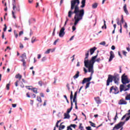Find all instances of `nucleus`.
Segmentation results:
<instances>
[{
	"label": "nucleus",
	"mask_w": 130,
	"mask_h": 130,
	"mask_svg": "<svg viewBox=\"0 0 130 130\" xmlns=\"http://www.w3.org/2000/svg\"><path fill=\"white\" fill-rule=\"evenodd\" d=\"M79 5H80V0H72L71 1V8L68 12V17L72 18V16L75 14L74 23L72 26L73 31H75L76 26L80 21L83 20V17L85 15V10L84 9L80 10Z\"/></svg>",
	"instance_id": "f257e3e1"
},
{
	"label": "nucleus",
	"mask_w": 130,
	"mask_h": 130,
	"mask_svg": "<svg viewBox=\"0 0 130 130\" xmlns=\"http://www.w3.org/2000/svg\"><path fill=\"white\" fill-rule=\"evenodd\" d=\"M96 57H91V59L89 61H85L84 62V67L88 69L89 73H91L90 76H93L94 74V63H95V58Z\"/></svg>",
	"instance_id": "f03ea898"
},
{
	"label": "nucleus",
	"mask_w": 130,
	"mask_h": 130,
	"mask_svg": "<svg viewBox=\"0 0 130 130\" xmlns=\"http://www.w3.org/2000/svg\"><path fill=\"white\" fill-rule=\"evenodd\" d=\"M113 81L114 83L116 84V85H118L119 77L117 76H113L111 75H109L108 79L107 80L106 86H109V85H110V83H112Z\"/></svg>",
	"instance_id": "7ed1b4c3"
},
{
	"label": "nucleus",
	"mask_w": 130,
	"mask_h": 130,
	"mask_svg": "<svg viewBox=\"0 0 130 130\" xmlns=\"http://www.w3.org/2000/svg\"><path fill=\"white\" fill-rule=\"evenodd\" d=\"M121 82L123 85H126V84H128L130 82V79H128L127 75H125V73L121 76Z\"/></svg>",
	"instance_id": "20e7f679"
},
{
	"label": "nucleus",
	"mask_w": 130,
	"mask_h": 130,
	"mask_svg": "<svg viewBox=\"0 0 130 130\" xmlns=\"http://www.w3.org/2000/svg\"><path fill=\"white\" fill-rule=\"evenodd\" d=\"M112 91H114V94H118V93H119V91H118V88L117 87H114V86H112L110 89V93H111Z\"/></svg>",
	"instance_id": "39448f33"
},
{
	"label": "nucleus",
	"mask_w": 130,
	"mask_h": 130,
	"mask_svg": "<svg viewBox=\"0 0 130 130\" xmlns=\"http://www.w3.org/2000/svg\"><path fill=\"white\" fill-rule=\"evenodd\" d=\"M64 30H66V28H64V26L62 27L59 32V36L61 38H62L63 36L66 35V32H64Z\"/></svg>",
	"instance_id": "423d86ee"
},
{
	"label": "nucleus",
	"mask_w": 130,
	"mask_h": 130,
	"mask_svg": "<svg viewBox=\"0 0 130 130\" xmlns=\"http://www.w3.org/2000/svg\"><path fill=\"white\" fill-rule=\"evenodd\" d=\"M91 80H92V76L90 75V77L88 78H85L83 79V81H82V84H85V83L86 82H90V81H91Z\"/></svg>",
	"instance_id": "0eeeda50"
},
{
	"label": "nucleus",
	"mask_w": 130,
	"mask_h": 130,
	"mask_svg": "<svg viewBox=\"0 0 130 130\" xmlns=\"http://www.w3.org/2000/svg\"><path fill=\"white\" fill-rule=\"evenodd\" d=\"M97 56H98V54H97L95 56L92 57H95L94 58V62H96H96H100L101 60H103V59H104L103 57H101V58H98V59H96V58H97Z\"/></svg>",
	"instance_id": "6e6552de"
},
{
	"label": "nucleus",
	"mask_w": 130,
	"mask_h": 130,
	"mask_svg": "<svg viewBox=\"0 0 130 130\" xmlns=\"http://www.w3.org/2000/svg\"><path fill=\"white\" fill-rule=\"evenodd\" d=\"M119 105H126L127 104V102L125 101L123 99H121L118 102Z\"/></svg>",
	"instance_id": "1a4fd4ad"
},
{
	"label": "nucleus",
	"mask_w": 130,
	"mask_h": 130,
	"mask_svg": "<svg viewBox=\"0 0 130 130\" xmlns=\"http://www.w3.org/2000/svg\"><path fill=\"white\" fill-rule=\"evenodd\" d=\"M110 58L109 59V62H110V61H111L112 60V59H113V58H114V57H115L114 53H113V51H111L110 52Z\"/></svg>",
	"instance_id": "9d476101"
},
{
	"label": "nucleus",
	"mask_w": 130,
	"mask_h": 130,
	"mask_svg": "<svg viewBox=\"0 0 130 130\" xmlns=\"http://www.w3.org/2000/svg\"><path fill=\"white\" fill-rule=\"evenodd\" d=\"M78 94V91H76L74 93V98H73V102L75 103V106H77V105L78 103H77V95Z\"/></svg>",
	"instance_id": "9b49d317"
},
{
	"label": "nucleus",
	"mask_w": 130,
	"mask_h": 130,
	"mask_svg": "<svg viewBox=\"0 0 130 130\" xmlns=\"http://www.w3.org/2000/svg\"><path fill=\"white\" fill-rule=\"evenodd\" d=\"M89 51L88 50L87 51V53H85V57L84 58V63H85V61H88V62H89L90 61V60H89V59H88V57H89Z\"/></svg>",
	"instance_id": "f8f14e48"
},
{
	"label": "nucleus",
	"mask_w": 130,
	"mask_h": 130,
	"mask_svg": "<svg viewBox=\"0 0 130 130\" xmlns=\"http://www.w3.org/2000/svg\"><path fill=\"white\" fill-rule=\"evenodd\" d=\"M125 88V86L123 84H121L120 85V92H121L122 91H124V92H125L127 90L126 88L124 89Z\"/></svg>",
	"instance_id": "ddd939ff"
},
{
	"label": "nucleus",
	"mask_w": 130,
	"mask_h": 130,
	"mask_svg": "<svg viewBox=\"0 0 130 130\" xmlns=\"http://www.w3.org/2000/svg\"><path fill=\"white\" fill-rule=\"evenodd\" d=\"M97 49V48L96 47H93L92 48H90L89 50V52L90 53V55H92L94 52H95V50Z\"/></svg>",
	"instance_id": "4468645a"
},
{
	"label": "nucleus",
	"mask_w": 130,
	"mask_h": 130,
	"mask_svg": "<svg viewBox=\"0 0 130 130\" xmlns=\"http://www.w3.org/2000/svg\"><path fill=\"white\" fill-rule=\"evenodd\" d=\"M81 6H80V8L83 9V8H85L86 6V0H82L81 1Z\"/></svg>",
	"instance_id": "2eb2a0df"
},
{
	"label": "nucleus",
	"mask_w": 130,
	"mask_h": 130,
	"mask_svg": "<svg viewBox=\"0 0 130 130\" xmlns=\"http://www.w3.org/2000/svg\"><path fill=\"white\" fill-rule=\"evenodd\" d=\"M94 99L97 104H101V100H100V98H99V96L95 98Z\"/></svg>",
	"instance_id": "dca6fc26"
},
{
	"label": "nucleus",
	"mask_w": 130,
	"mask_h": 130,
	"mask_svg": "<svg viewBox=\"0 0 130 130\" xmlns=\"http://www.w3.org/2000/svg\"><path fill=\"white\" fill-rule=\"evenodd\" d=\"M64 117L63 118L64 119H69L71 117L70 114H68L66 113L64 114Z\"/></svg>",
	"instance_id": "f3484780"
},
{
	"label": "nucleus",
	"mask_w": 130,
	"mask_h": 130,
	"mask_svg": "<svg viewBox=\"0 0 130 130\" xmlns=\"http://www.w3.org/2000/svg\"><path fill=\"white\" fill-rule=\"evenodd\" d=\"M79 76H80V72L77 71L76 75L74 76H73V78L74 79H78Z\"/></svg>",
	"instance_id": "a211bd4d"
},
{
	"label": "nucleus",
	"mask_w": 130,
	"mask_h": 130,
	"mask_svg": "<svg viewBox=\"0 0 130 130\" xmlns=\"http://www.w3.org/2000/svg\"><path fill=\"white\" fill-rule=\"evenodd\" d=\"M12 6H13V10L15 11L17 6H16V1H13L12 2Z\"/></svg>",
	"instance_id": "6ab92c4d"
},
{
	"label": "nucleus",
	"mask_w": 130,
	"mask_h": 130,
	"mask_svg": "<svg viewBox=\"0 0 130 130\" xmlns=\"http://www.w3.org/2000/svg\"><path fill=\"white\" fill-rule=\"evenodd\" d=\"M63 123V122H62L60 123V125L59 127V130H61V129H63V128H64V127H66V125H62L61 124Z\"/></svg>",
	"instance_id": "aec40b11"
},
{
	"label": "nucleus",
	"mask_w": 130,
	"mask_h": 130,
	"mask_svg": "<svg viewBox=\"0 0 130 130\" xmlns=\"http://www.w3.org/2000/svg\"><path fill=\"white\" fill-rule=\"evenodd\" d=\"M16 79H19V80H21L22 79V75H20V74H18L15 76Z\"/></svg>",
	"instance_id": "412c9836"
},
{
	"label": "nucleus",
	"mask_w": 130,
	"mask_h": 130,
	"mask_svg": "<svg viewBox=\"0 0 130 130\" xmlns=\"http://www.w3.org/2000/svg\"><path fill=\"white\" fill-rule=\"evenodd\" d=\"M89 122L90 123L91 126H92L93 127H96V124L93 123V122L89 121Z\"/></svg>",
	"instance_id": "4be33fe9"
},
{
	"label": "nucleus",
	"mask_w": 130,
	"mask_h": 130,
	"mask_svg": "<svg viewBox=\"0 0 130 130\" xmlns=\"http://www.w3.org/2000/svg\"><path fill=\"white\" fill-rule=\"evenodd\" d=\"M37 100L38 101V102H40V103H41L42 102V100H41V98L40 96H37Z\"/></svg>",
	"instance_id": "5701e85b"
},
{
	"label": "nucleus",
	"mask_w": 130,
	"mask_h": 130,
	"mask_svg": "<svg viewBox=\"0 0 130 130\" xmlns=\"http://www.w3.org/2000/svg\"><path fill=\"white\" fill-rule=\"evenodd\" d=\"M73 98H74V95L73 94V91H71L70 100L73 101Z\"/></svg>",
	"instance_id": "b1692460"
},
{
	"label": "nucleus",
	"mask_w": 130,
	"mask_h": 130,
	"mask_svg": "<svg viewBox=\"0 0 130 130\" xmlns=\"http://www.w3.org/2000/svg\"><path fill=\"white\" fill-rule=\"evenodd\" d=\"M98 7V3H94L92 5V8L93 9H96Z\"/></svg>",
	"instance_id": "393cba45"
},
{
	"label": "nucleus",
	"mask_w": 130,
	"mask_h": 130,
	"mask_svg": "<svg viewBox=\"0 0 130 130\" xmlns=\"http://www.w3.org/2000/svg\"><path fill=\"white\" fill-rule=\"evenodd\" d=\"M125 100H130V93L129 94H127L125 98Z\"/></svg>",
	"instance_id": "a878e982"
},
{
	"label": "nucleus",
	"mask_w": 130,
	"mask_h": 130,
	"mask_svg": "<svg viewBox=\"0 0 130 130\" xmlns=\"http://www.w3.org/2000/svg\"><path fill=\"white\" fill-rule=\"evenodd\" d=\"M90 84H91V82H88V83H86V85L85 86V89H88V88H89V87H90Z\"/></svg>",
	"instance_id": "bb28decb"
},
{
	"label": "nucleus",
	"mask_w": 130,
	"mask_h": 130,
	"mask_svg": "<svg viewBox=\"0 0 130 130\" xmlns=\"http://www.w3.org/2000/svg\"><path fill=\"white\" fill-rule=\"evenodd\" d=\"M32 91L34 92V93H35V94H37V93H38L37 88H32Z\"/></svg>",
	"instance_id": "cd10ccee"
},
{
	"label": "nucleus",
	"mask_w": 130,
	"mask_h": 130,
	"mask_svg": "<svg viewBox=\"0 0 130 130\" xmlns=\"http://www.w3.org/2000/svg\"><path fill=\"white\" fill-rule=\"evenodd\" d=\"M36 41V38L33 37L31 39V43H34Z\"/></svg>",
	"instance_id": "c85d7f7f"
},
{
	"label": "nucleus",
	"mask_w": 130,
	"mask_h": 130,
	"mask_svg": "<svg viewBox=\"0 0 130 130\" xmlns=\"http://www.w3.org/2000/svg\"><path fill=\"white\" fill-rule=\"evenodd\" d=\"M21 57H22V58H24V57H25V59L27 58V57L26 56V53H23L22 56H21Z\"/></svg>",
	"instance_id": "c756f323"
},
{
	"label": "nucleus",
	"mask_w": 130,
	"mask_h": 130,
	"mask_svg": "<svg viewBox=\"0 0 130 130\" xmlns=\"http://www.w3.org/2000/svg\"><path fill=\"white\" fill-rule=\"evenodd\" d=\"M70 126L71 127H73V128H76V127H77V125L75 124H71L70 125Z\"/></svg>",
	"instance_id": "7c9ffc66"
},
{
	"label": "nucleus",
	"mask_w": 130,
	"mask_h": 130,
	"mask_svg": "<svg viewBox=\"0 0 130 130\" xmlns=\"http://www.w3.org/2000/svg\"><path fill=\"white\" fill-rule=\"evenodd\" d=\"M69 19L68 18V17H66V21H65L64 24V27H66V25H67V23H68V22H69Z\"/></svg>",
	"instance_id": "2f4dec72"
},
{
	"label": "nucleus",
	"mask_w": 130,
	"mask_h": 130,
	"mask_svg": "<svg viewBox=\"0 0 130 130\" xmlns=\"http://www.w3.org/2000/svg\"><path fill=\"white\" fill-rule=\"evenodd\" d=\"M50 49H48L46 52H45V54H48L50 52Z\"/></svg>",
	"instance_id": "473e14b6"
},
{
	"label": "nucleus",
	"mask_w": 130,
	"mask_h": 130,
	"mask_svg": "<svg viewBox=\"0 0 130 130\" xmlns=\"http://www.w3.org/2000/svg\"><path fill=\"white\" fill-rule=\"evenodd\" d=\"M26 89H28V90H31V91L33 90V88H31L29 87H32L31 86H25Z\"/></svg>",
	"instance_id": "72a5a7b5"
},
{
	"label": "nucleus",
	"mask_w": 130,
	"mask_h": 130,
	"mask_svg": "<svg viewBox=\"0 0 130 130\" xmlns=\"http://www.w3.org/2000/svg\"><path fill=\"white\" fill-rule=\"evenodd\" d=\"M104 26H105V29H106L107 28V26H106V21L104 19Z\"/></svg>",
	"instance_id": "f704fd0d"
},
{
	"label": "nucleus",
	"mask_w": 130,
	"mask_h": 130,
	"mask_svg": "<svg viewBox=\"0 0 130 130\" xmlns=\"http://www.w3.org/2000/svg\"><path fill=\"white\" fill-rule=\"evenodd\" d=\"M14 35L15 36V38H18V34L16 32V30H14Z\"/></svg>",
	"instance_id": "c9c22d12"
},
{
	"label": "nucleus",
	"mask_w": 130,
	"mask_h": 130,
	"mask_svg": "<svg viewBox=\"0 0 130 130\" xmlns=\"http://www.w3.org/2000/svg\"><path fill=\"white\" fill-rule=\"evenodd\" d=\"M71 107L69 109L71 111H72V110L73 109V101H71Z\"/></svg>",
	"instance_id": "e433bc0d"
},
{
	"label": "nucleus",
	"mask_w": 130,
	"mask_h": 130,
	"mask_svg": "<svg viewBox=\"0 0 130 130\" xmlns=\"http://www.w3.org/2000/svg\"><path fill=\"white\" fill-rule=\"evenodd\" d=\"M58 40H59V39H58L54 41V42L53 43L54 45H56V43H57V42H58Z\"/></svg>",
	"instance_id": "4c0bfd02"
},
{
	"label": "nucleus",
	"mask_w": 130,
	"mask_h": 130,
	"mask_svg": "<svg viewBox=\"0 0 130 130\" xmlns=\"http://www.w3.org/2000/svg\"><path fill=\"white\" fill-rule=\"evenodd\" d=\"M100 45H105L106 44V43L105 42H102L101 43H100Z\"/></svg>",
	"instance_id": "58836bf2"
},
{
	"label": "nucleus",
	"mask_w": 130,
	"mask_h": 130,
	"mask_svg": "<svg viewBox=\"0 0 130 130\" xmlns=\"http://www.w3.org/2000/svg\"><path fill=\"white\" fill-rule=\"evenodd\" d=\"M6 88L7 90H10V83H8V84H7Z\"/></svg>",
	"instance_id": "ea45409f"
},
{
	"label": "nucleus",
	"mask_w": 130,
	"mask_h": 130,
	"mask_svg": "<svg viewBox=\"0 0 130 130\" xmlns=\"http://www.w3.org/2000/svg\"><path fill=\"white\" fill-rule=\"evenodd\" d=\"M12 16H13V18H14V19H16V17L15 15V12L14 11H12Z\"/></svg>",
	"instance_id": "a19ab883"
},
{
	"label": "nucleus",
	"mask_w": 130,
	"mask_h": 130,
	"mask_svg": "<svg viewBox=\"0 0 130 130\" xmlns=\"http://www.w3.org/2000/svg\"><path fill=\"white\" fill-rule=\"evenodd\" d=\"M19 47H20V48H21V49H23V48H24V45H23L22 44V43H20V46H19Z\"/></svg>",
	"instance_id": "79ce46f5"
},
{
	"label": "nucleus",
	"mask_w": 130,
	"mask_h": 130,
	"mask_svg": "<svg viewBox=\"0 0 130 130\" xmlns=\"http://www.w3.org/2000/svg\"><path fill=\"white\" fill-rule=\"evenodd\" d=\"M123 22H124V20H123V15H121V23H123Z\"/></svg>",
	"instance_id": "37998d69"
},
{
	"label": "nucleus",
	"mask_w": 130,
	"mask_h": 130,
	"mask_svg": "<svg viewBox=\"0 0 130 130\" xmlns=\"http://www.w3.org/2000/svg\"><path fill=\"white\" fill-rule=\"evenodd\" d=\"M5 27L4 28V32H6L7 31V25L4 24Z\"/></svg>",
	"instance_id": "c03bdc74"
},
{
	"label": "nucleus",
	"mask_w": 130,
	"mask_h": 130,
	"mask_svg": "<svg viewBox=\"0 0 130 130\" xmlns=\"http://www.w3.org/2000/svg\"><path fill=\"white\" fill-rule=\"evenodd\" d=\"M122 52H123V55H124L125 56H126V53H127V52H126V51H122Z\"/></svg>",
	"instance_id": "a18cd8bd"
},
{
	"label": "nucleus",
	"mask_w": 130,
	"mask_h": 130,
	"mask_svg": "<svg viewBox=\"0 0 130 130\" xmlns=\"http://www.w3.org/2000/svg\"><path fill=\"white\" fill-rule=\"evenodd\" d=\"M16 11H17V12H20V7H16V8H15Z\"/></svg>",
	"instance_id": "49530a36"
},
{
	"label": "nucleus",
	"mask_w": 130,
	"mask_h": 130,
	"mask_svg": "<svg viewBox=\"0 0 130 130\" xmlns=\"http://www.w3.org/2000/svg\"><path fill=\"white\" fill-rule=\"evenodd\" d=\"M124 12L125 13V14H126V15H128V11H127V9H125V10H124Z\"/></svg>",
	"instance_id": "de8ad7c7"
},
{
	"label": "nucleus",
	"mask_w": 130,
	"mask_h": 130,
	"mask_svg": "<svg viewBox=\"0 0 130 130\" xmlns=\"http://www.w3.org/2000/svg\"><path fill=\"white\" fill-rule=\"evenodd\" d=\"M120 33H122V26L120 24Z\"/></svg>",
	"instance_id": "09e8293b"
},
{
	"label": "nucleus",
	"mask_w": 130,
	"mask_h": 130,
	"mask_svg": "<svg viewBox=\"0 0 130 130\" xmlns=\"http://www.w3.org/2000/svg\"><path fill=\"white\" fill-rule=\"evenodd\" d=\"M86 128L87 130H92V129L91 128V126H90L86 127Z\"/></svg>",
	"instance_id": "8fccbe9b"
},
{
	"label": "nucleus",
	"mask_w": 130,
	"mask_h": 130,
	"mask_svg": "<svg viewBox=\"0 0 130 130\" xmlns=\"http://www.w3.org/2000/svg\"><path fill=\"white\" fill-rule=\"evenodd\" d=\"M28 23H29V26H30V25H31V24H32V19H29Z\"/></svg>",
	"instance_id": "3c124183"
},
{
	"label": "nucleus",
	"mask_w": 130,
	"mask_h": 130,
	"mask_svg": "<svg viewBox=\"0 0 130 130\" xmlns=\"http://www.w3.org/2000/svg\"><path fill=\"white\" fill-rule=\"evenodd\" d=\"M124 28H125V29H127V23H126V22H125V25H124Z\"/></svg>",
	"instance_id": "603ef678"
},
{
	"label": "nucleus",
	"mask_w": 130,
	"mask_h": 130,
	"mask_svg": "<svg viewBox=\"0 0 130 130\" xmlns=\"http://www.w3.org/2000/svg\"><path fill=\"white\" fill-rule=\"evenodd\" d=\"M83 71H84V73H85V74L86 73H88V70H87V69H86V68H83Z\"/></svg>",
	"instance_id": "864d4df0"
},
{
	"label": "nucleus",
	"mask_w": 130,
	"mask_h": 130,
	"mask_svg": "<svg viewBox=\"0 0 130 130\" xmlns=\"http://www.w3.org/2000/svg\"><path fill=\"white\" fill-rule=\"evenodd\" d=\"M24 34V32L23 31H20L19 32V36H21V35H23Z\"/></svg>",
	"instance_id": "5fc2aeb1"
},
{
	"label": "nucleus",
	"mask_w": 130,
	"mask_h": 130,
	"mask_svg": "<svg viewBox=\"0 0 130 130\" xmlns=\"http://www.w3.org/2000/svg\"><path fill=\"white\" fill-rule=\"evenodd\" d=\"M46 60V57H43L42 58V61H45Z\"/></svg>",
	"instance_id": "6e6d98bb"
},
{
	"label": "nucleus",
	"mask_w": 130,
	"mask_h": 130,
	"mask_svg": "<svg viewBox=\"0 0 130 130\" xmlns=\"http://www.w3.org/2000/svg\"><path fill=\"white\" fill-rule=\"evenodd\" d=\"M18 83H19V81H16V82L15 83V85L16 87H18Z\"/></svg>",
	"instance_id": "4d7b16f0"
},
{
	"label": "nucleus",
	"mask_w": 130,
	"mask_h": 130,
	"mask_svg": "<svg viewBox=\"0 0 130 130\" xmlns=\"http://www.w3.org/2000/svg\"><path fill=\"white\" fill-rule=\"evenodd\" d=\"M39 85H40V86H42V81H39Z\"/></svg>",
	"instance_id": "13d9d810"
},
{
	"label": "nucleus",
	"mask_w": 130,
	"mask_h": 130,
	"mask_svg": "<svg viewBox=\"0 0 130 130\" xmlns=\"http://www.w3.org/2000/svg\"><path fill=\"white\" fill-rule=\"evenodd\" d=\"M17 107V104H12V107H13V108H15V107Z\"/></svg>",
	"instance_id": "bf43d9fd"
},
{
	"label": "nucleus",
	"mask_w": 130,
	"mask_h": 130,
	"mask_svg": "<svg viewBox=\"0 0 130 130\" xmlns=\"http://www.w3.org/2000/svg\"><path fill=\"white\" fill-rule=\"evenodd\" d=\"M111 49L114 50V49H115V46H114V45L112 46Z\"/></svg>",
	"instance_id": "052dcab7"
},
{
	"label": "nucleus",
	"mask_w": 130,
	"mask_h": 130,
	"mask_svg": "<svg viewBox=\"0 0 130 130\" xmlns=\"http://www.w3.org/2000/svg\"><path fill=\"white\" fill-rule=\"evenodd\" d=\"M126 117V115H124L122 118H121V120H123L124 118H125Z\"/></svg>",
	"instance_id": "680f3d73"
},
{
	"label": "nucleus",
	"mask_w": 130,
	"mask_h": 130,
	"mask_svg": "<svg viewBox=\"0 0 130 130\" xmlns=\"http://www.w3.org/2000/svg\"><path fill=\"white\" fill-rule=\"evenodd\" d=\"M31 35H33V31H32V29H30V31L29 33V36H31Z\"/></svg>",
	"instance_id": "e2e57ef3"
},
{
	"label": "nucleus",
	"mask_w": 130,
	"mask_h": 130,
	"mask_svg": "<svg viewBox=\"0 0 130 130\" xmlns=\"http://www.w3.org/2000/svg\"><path fill=\"white\" fill-rule=\"evenodd\" d=\"M126 4H124L123 6V10H126Z\"/></svg>",
	"instance_id": "0e129e2a"
},
{
	"label": "nucleus",
	"mask_w": 130,
	"mask_h": 130,
	"mask_svg": "<svg viewBox=\"0 0 130 130\" xmlns=\"http://www.w3.org/2000/svg\"><path fill=\"white\" fill-rule=\"evenodd\" d=\"M40 96H41V97L44 98V94H43V93H41Z\"/></svg>",
	"instance_id": "69168bd1"
},
{
	"label": "nucleus",
	"mask_w": 130,
	"mask_h": 130,
	"mask_svg": "<svg viewBox=\"0 0 130 130\" xmlns=\"http://www.w3.org/2000/svg\"><path fill=\"white\" fill-rule=\"evenodd\" d=\"M31 96L32 97V98H36V94H33Z\"/></svg>",
	"instance_id": "338daca9"
},
{
	"label": "nucleus",
	"mask_w": 130,
	"mask_h": 130,
	"mask_svg": "<svg viewBox=\"0 0 130 130\" xmlns=\"http://www.w3.org/2000/svg\"><path fill=\"white\" fill-rule=\"evenodd\" d=\"M67 114H69V113H70V112H71L70 109H67Z\"/></svg>",
	"instance_id": "774afa93"
}]
</instances>
